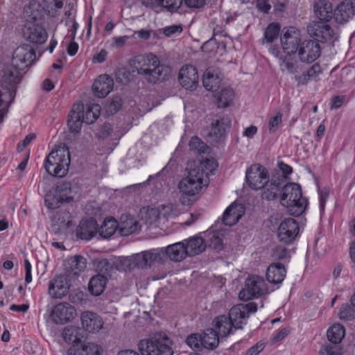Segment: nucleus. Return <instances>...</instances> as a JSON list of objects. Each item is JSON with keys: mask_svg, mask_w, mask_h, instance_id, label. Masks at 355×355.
<instances>
[{"mask_svg": "<svg viewBox=\"0 0 355 355\" xmlns=\"http://www.w3.org/2000/svg\"><path fill=\"white\" fill-rule=\"evenodd\" d=\"M281 43L284 52L286 53L284 57L279 58L281 69L291 74H295V80L297 82V85H306L309 80H315L322 73L320 64H314L304 71V65L294 59L296 53H298L302 43L298 32L287 31L281 37Z\"/></svg>", "mask_w": 355, "mask_h": 355, "instance_id": "1", "label": "nucleus"}, {"mask_svg": "<svg viewBox=\"0 0 355 355\" xmlns=\"http://www.w3.org/2000/svg\"><path fill=\"white\" fill-rule=\"evenodd\" d=\"M133 72H137L147 83L156 84L168 79L171 69L161 63L159 58L153 53L135 56L130 61Z\"/></svg>", "mask_w": 355, "mask_h": 355, "instance_id": "2", "label": "nucleus"}, {"mask_svg": "<svg viewBox=\"0 0 355 355\" xmlns=\"http://www.w3.org/2000/svg\"><path fill=\"white\" fill-rule=\"evenodd\" d=\"M257 311V305L254 302L239 304L234 306L229 312V315H219L213 321L214 330L221 337H226L232 333V328L242 329L246 323L250 313Z\"/></svg>", "mask_w": 355, "mask_h": 355, "instance_id": "3", "label": "nucleus"}, {"mask_svg": "<svg viewBox=\"0 0 355 355\" xmlns=\"http://www.w3.org/2000/svg\"><path fill=\"white\" fill-rule=\"evenodd\" d=\"M166 262V254L164 248H153L133 254L130 257H123L120 259L119 264L116 266L119 270H132L136 268L141 269L150 268L157 264Z\"/></svg>", "mask_w": 355, "mask_h": 355, "instance_id": "4", "label": "nucleus"}, {"mask_svg": "<svg viewBox=\"0 0 355 355\" xmlns=\"http://www.w3.org/2000/svg\"><path fill=\"white\" fill-rule=\"evenodd\" d=\"M280 202L291 215L300 216L304 212L308 200L302 196L300 185L290 182L284 184L280 195Z\"/></svg>", "mask_w": 355, "mask_h": 355, "instance_id": "5", "label": "nucleus"}, {"mask_svg": "<svg viewBox=\"0 0 355 355\" xmlns=\"http://www.w3.org/2000/svg\"><path fill=\"white\" fill-rule=\"evenodd\" d=\"M24 69H19L12 62L2 71L0 88V103H12L16 95L17 85L20 83Z\"/></svg>", "mask_w": 355, "mask_h": 355, "instance_id": "6", "label": "nucleus"}, {"mask_svg": "<svg viewBox=\"0 0 355 355\" xmlns=\"http://www.w3.org/2000/svg\"><path fill=\"white\" fill-rule=\"evenodd\" d=\"M70 154L66 146L52 150L45 159L44 168L46 172L58 178L64 177L69 169Z\"/></svg>", "mask_w": 355, "mask_h": 355, "instance_id": "7", "label": "nucleus"}, {"mask_svg": "<svg viewBox=\"0 0 355 355\" xmlns=\"http://www.w3.org/2000/svg\"><path fill=\"white\" fill-rule=\"evenodd\" d=\"M171 341L165 334H157L150 340H142L138 348L142 355H172Z\"/></svg>", "mask_w": 355, "mask_h": 355, "instance_id": "8", "label": "nucleus"}, {"mask_svg": "<svg viewBox=\"0 0 355 355\" xmlns=\"http://www.w3.org/2000/svg\"><path fill=\"white\" fill-rule=\"evenodd\" d=\"M205 173L199 168H193L189 171L188 175L182 178L179 184L180 191L185 196H193L198 194L202 188L204 183Z\"/></svg>", "mask_w": 355, "mask_h": 355, "instance_id": "9", "label": "nucleus"}, {"mask_svg": "<svg viewBox=\"0 0 355 355\" xmlns=\"http://www.w3.org/2000/svg\"><path fill=\"white\" fill-rule=\"evenodd\" d=\"M269 292L263 277L252 275L245 280V286L239 292V296L241 300L248 301L253 298H259Z\"/></svg>", "mask_w": 355, "mask_h": 355, "instance_id": "10", "label": "nucleus"}, {"mask_svg": "<svg viewBox=\"0 0 355 355\" xmlns=\"http://www.w3.org/2000/svg\"><path fill=\"white\" fill-rule=\"evenodd\" d=\"M245 179L252 189L259 190L264 187L269 176L266 168L260 164H254L247 169Z\"/></svg>", "mask_w": 355, "mask_h": 355, "instance_id": "11", "label": "nucleus"}, {"mask_svg": "<svg viewBox=\"0 0 355 355\" xmlns=\"http://www.w3.org/2000/svg\"><path fill=\"white\" fill-rule=\"evenodd\" d=\"M36 60V54L33 48L26 44L17 47L13 52L12 62L19 67L26 69L31 66Z\"/></svg>", "mask_w": 355, "mask_h": 355, "instance_id": "12", "label": "nucleus"}, {"mask_svg": "<svg viewBox=\"0 0 355 355\" xmlns=\"http://www.w3.org/2000/svg\"><path fill=\"white\" fill-rule=\"evenodd\" d=\"M71 286V278L68 275H55L49 282L48 292L53 298H62L68 294Z\"/></svg>", "mask_w": 355, "mask_h": 355, "instance_id": "13", "label": "nucleus"}, {"mask_svg": "<svg viewBox=\"0 0 355 355\" xmlns=\"http://www.w3.org/2000/svg\"><path fill=\"white\" fill-rule=\"evenodd\" d=\"M299 224L295 219L286 218L279 226L277 237L280 242L289 244L294 241L299 234Z\"/></svg>", "mask_w": 355, "mask_h": 355, "instance_id": "14", "label": "nucleus"}, {"mask_svg": "<svg viewBox=\"0 0 355 355\" xmlns=\"http://www.w3.org/2000/svg\"><path fill=\"white\" fill-rule=\"evenodd\" d=\"M321 54V47L319 43L313 40H304L300 46L297 53L299 61L302 62L311 63L318 59Z\"/></svg>", "mask_w": 355, "mask_h": 355, "instance_id": "15", "label": "nucleus"}, {"mask_svg": "<svg viewBox=\"0 0 355 355\" xmlns=\"http://www.w3.org/2000/svg\"><path fill=\"white\" fill-rule=\"evenodd\" d=\"M231 125V119L228 115L220 113L212 119L211 127L209 136L213 142H217L224 137Z\"/></svg>", "mask_w": 355, "mask_h": 355, "instance_id": "16", "label": "nucleus"}, {"mask_svg": "<svg viewBox=\"0 0 355 355\" xmlns=\"http://www.w3.org/2000/svg\"><path fill=\"white\" fill-rule=\"evenodd\" d=\"M307 31L318 42L330 41L334 37V30L326 21H313L307 26Z\"/></svg>", "mask_w": 355, "mask_h": 355, "instance_id": "17", "label": "nucleus"}, {"mask_svg": "<svg viewBox=\"0 0 355 355\" xmlns=\"http://www.w3.org/2000/svg\"><path fill=\"white\" fill-rule=\"evenodd\" d=\"M76 310L67 302L55 305L51 313V318L55 324H64L74 318Z\"/></svg>", "mask_w": 355, "mask_h": 355, "instance_id": "18", "label": "nucleus"}, {"mask_svg": "<svg viewBox=\"0 0 355 355\" xmlns=\"http://www.w3.org/2000/svg\"><path fill=\"white\" fill-rule=\"evenodd\" d=\"M198 73L195 67L191 64L183 66L178 74L180 84L186 89L194 90L198 85Z\"/></svg>", "mask_w": 355, "mask_h": 355, "instance_id": "19", "label": "nucleus"}, {"mask_svg": "<svg viewBox=\"0 0 355 355\" xmlns=\"http://www.w3.org/2000/svg\"><path fill=\"white\" fill-rule=\"evenodd\" d=\"M284 186V176L272 175L270 180L266 183L262 189L261 198L263 200L271 201L275 200L279 196L280 191H282Z\"/></svg>", "mask_w": 355, "mask_h": 355, "instance_id": "20", "label": "nucleus"}, {"mask_svg": "<svg viewBox=\"0 0 355 355\" xmlns=\"http://www.w3.org/2000/svg\"><path fill=\"white\" fill-rule=\"evenodd\" d=\"M24 36L27 40L33 44H41L46 41L48 34L42 26L32 24L25 26Z\"/></svg>", "mask_w": 355, "mask_h": 355, "instance_id": "21", "label": "nucleus"}, {"mask_svg": "<svg viewBox=\"0 0 355 355\" xmlns=\"http://www.w3.org/2000/svg\"><path fill=\"white\" fill-rule=\"evenodd\" d=\"M355 15V0H344L334 10V16L338 23L348 21Z\"/></svg>", "mask_w": 355, "mask_h": 355, "instance_id": "22", "label": "nucleus"}, {"mask_svg": "<svg viewBox=\"0 0 355 355\" xmlns=\"http://www.w3.org/2000/svg\"><path fill=\"white\" fill-rule=\"evenodd\" d=\"M84 105L82 102L75 103L68 115L67 125L70 132L77 133L81 129L84 122L83 117Z\"/></svg>", "mask_w": 355, "mask_h": 355, "instance_id": "23", "label": "nucleus"}, {"mask_svg": "<svg viewBox=\"0 0 355 355\" xmlns=\"http://www.w3.org/2000/svg\"><path fill=\"white\" fill-rule=\"evenodd\" d=\"M81 322L85 331L95 333L103 328V322L96 313L85 311L81 315Z\"/></svg>", "mask_w": 355, "mask_h": 355, "instance_id": "24", "label": "nucleus"}, {"mask_svg": "<svg viewBox=\"0 0 355 355\" xmlns=\"http://www.w3.org/2000/svg\"><path fill=\"white\" fill-rule=\"evenodd\" d=\"M188 257H194L202 253L207 248L205 239L198 235L182 241Z\"/></svg>", "mask_w": 355, "mask_h": 355, "instance_id": "25", "label": "nucleus"}, {"mask_svg": "<svg viewBox=\"0 0 355 355\" xmlns=\"http://www.w3.org/2000/svg\"><path fill=\"white\" fill-rule=\"evenodd\" d=\"M113 79L108 75L98 76L93 84L92 89L94 94L98 98L105 97L113 89Z\"/></svg>", "mask_w": 355, "mask_h": 355, "instance_id": "26", "label": "nucleus"}, {"mask_svg": "<svg viewBox=\"0 0 355 355\" xmlns=\"http://www.w3.org/2000/svg\"><path fill=\"white\" fill-rule=\"evenodd\" d=\"M98 231V224L96 220L83 219L76 230V235L81 239L89 240L93 238Z\"/></svg>", "mask_w": 355, "mask_h": 355, "instance_id": "27", "label": "nucleus"}, {"mask_svg": "<svg viewBox=\"0 0 355 355\" xmlns=\"http://www.w3.org/2000/svg\"><path fill=\"white\" fill-rule=\"evenodd\" d=\"M164 252L166 254V261L169 259L175 262H180L188 257L182 241L164 248Z\"/></svg>", "mask_w": 355, "mask_h": 355, "instance_id": "28", "label": "nucleus"}, {"mask_svg": "<svg viewBox=\"0 0 355 355\" xmlns=\"http://www.w3.org/2000/svg\"><path fill=\"white\" fill-rule=\"evenodd\" d=\"M62 336L66 343H71L73 345H78L82 340L86 337V332L79 327L69 325L64 327Z\"/></svg>", "mask_w": 355, "mask_h": 355, "instance_id": "29", "label": "nucleus"}, {"mask_svg": "<svg viewBox=\"0 0 355 355\" xmlns=\"http://www.w3.org/2000/svg\"><path fill=\"white\" fill-rule=\"evenodd\" d=\"M53 227L55 233L65 232L72 225L71 214L67 210H59L53 218Z\"/></svg>", "mask_w": 355, "mask_h": 355, "instance_id": "30", "label": "nucleus"}, {"mask_svg": "<svg viewBox=\"0 0 355 355\" xmlns=\"http://www.w3.org/2000/svg\"><path fill=\"white\" fill-rule=\"evenodd\" d=\"M286 274L285 267L280 263H271L266 270L267 280L274 284H281Z\"/></svg>", "mask_w": 355, "mask_h": 355, "instance_id": "31", "label": "nucleus"}, {"mask_svg": "<svg viewBox=\"0 0 355 355\" xmlns=\"http://www.w3.org/2000/svg\"><path fill=\"white\" fill-rule=\"evenodd\" d=\"M243 213V207L241 205L232 203L225 209L223 222L225 225L232 226L240 220Z\"/></svg>", "mask_w": 355, "mask_h": 355, "instance_id": "32", "label": "nucleus"}, {"mask_svg": "<svg viewBox=\"0 0 355 355\" xmlns=\"http://www.w3.org/2000/svg\"><path fill=\"white\" fill-rule=\"evenodd\" d=\"M100 347L92 343H87L83 345H73L67 353L69 355H100Z\"/></svg>", "mask_w": 355, "mask_h": 355, "instance_id": "33", "label": "nucleus"}, {"mask_svg": "<svg viewBox=\"0 0 355 355\" xmlns=\"http://www.w3.org/2000/svg\"><path fill=\"white\" fill-rule=\"evenodd\" d=\"M316 16L321 21H329L333 17L331 3L326 0H320L314 5Z\"/></svg>", "mask_w": 355, "mask_h": 355, "instance_id": "34", "label": "nucleus"}, {"mask_svg": "<svg viewBox=\"0 0 355 355\" xmlns=\"http://www.w3.org/2000/svg\"><path fill=\"white\" fill-rule=\"evenodd\" d=\"M220 82L221 79L214 69L211 67L207 69L202 78V83L206 89L216 92L220 87Z\"/></svg>", "mask_w": 355, "mask_h": 355, "instance_id": "35", "label": "nucleus"}, {"mask_svg": "<svg viewBox=\"0 0 355 355\" xmlns=\"http://www.w3.org/2000/svg\"><path fill=\"white\" fill-rule=\"evenodd\" d=\"M107 281V278L103 275L97 274L92 277L88 284L91 294L95 296L101 295L105 290Z\"/></svg>", "mask_w": 355, "mask_h": 355, "instance_id": "36", "label": "nucleus"}, {"mask_svg": "<svg viewBox=\"0 0 355 355\" xmlns=\"http://www.w3.org/2000/svg\"><path fill=\"white\" fill-rule=\"evenodd\" d=\"M220 336L214 329H207L202 335V347L208 349H214L219 344Z\"/></svg>", "mask_w": 355, "mask_h": 355, "instance_id": "37", "label": "nucleus"}, {"mask_svg": "<svg viewBox=\"0 0 355 355\" xmlns=\"http://www.w3.org/2000/svg\"><path fill=\"white\" fill-rule=\"evenodd\" d=\"M218 107H227L234 97V92L232 88H224L214 95Z\"/></svg>", "mask_w": 355, "mask_h": 355, "instance_id": "38", "label": "nucleus"}, {"mask_svg": "<svg viewBox=\"0 0 355 355\" xmlns=\"http://www.w3.org/2000/svg\"><path fill=\"white\" fill-rule=\"evenodd\" d=\"M121 222L118 225L119 232L121 236H128L138 230V222L132 217L126 216L124 220L123 217H121Z\"/></svg>", "mask_w": 355, "mask_h": 355, "instance_id": "39", "label": "nucleus"}, {"mask_svg": "<svg viewBox=\"0 0 355 355\" xmlns=\"http://www.w3.org/2000/svg\"><path fill=\"white\" fill-rule=\"evenodd\" d=\"M25 15L29 20L36 21L42 16V8L36 1H30L24 8Z\"/></svg>", "mask_w": 355, "mask_h": 355, "instance_id": "40", "label": "nucleus"}, {"mask_svg": "<svg viewBox=\"0 0 355 355\" xmlns=\"http://www.w3.org/2000/svg\"><path fill=\"white\" fill-rule=\"evenodd\" d=\"M345 335L343 326L336 324L331 326L327 332L328 340L333 344L340 343Z\"/></svg>", "mask_w": 355, "mask_h": 355, "instance_id": "41", "label": "nucleus"}, {"mask_svg": "<svg viewBox=\"0 0 355 355\" xmlns=\"http://www.w3.org/2000/svg\"><path fill=\"white\" fill-rule=\"evenodd\" d=\"M117 227V221L113 218H110L105 219L98 230L101 237L107 239L115 233Z\"/></svg>", "mask_w": 355, "mask_h": 355, "instance_id": "42", "label": "nucleus"}, {"mask_svg": "<svg viewBox=\"0 0 355 355\" xmlns=\"http://www.w3.org/2000/svg\"><path fill=\"white\" fill-rule=\"evenodd\" d=\"M101 107L96 103L87 105L85 112L83 110V119L85 123H93L100 116Z\"/></svg>", "mask_w": 355, "mask_h": 355, "instance_id": "43", "label": "nucleus"}, {"mask_svg": "<svg viewBox=\"0 0 355 355\" xmlns=\"http://www.w3.org/2000/svg\"><path fill=\"white\" fill-rule=\"evenodd\" d=\"M57 192L62 202H70L74 200L75 194L71 189V183L64 182L58 187Z\"/></svg>", "mask_w": 355, "mask_h": 355, "instance_id": "44", "label": "nucleus"}, {"mask_svg": "<svg viewBox=\"0 0 355 355\" xmlns=\"http://www.w3.org/2000/svg\"><path fill=\"white\" fill-rule=\"evenodd\" d=\"M280 28L278 23L272 22L268 24L264 33V40L267 43H272L278 37Z\"/></svg>", "mask_w": 355, "mask_h": 355, "instance_id": "45", "label": "nucleus"}, {"mask_svg": "<svg viewBox=\"0 0 355 355\" xmlns=\"http://www.w3.org/2000/svg\"><path fill=\"white\" fill-rule=\"evenodd\" d=\"M205 236L207 238L209 248L220 251L223 249V243L218 234L214 231L205 232Z\"/></svg>", "mask_w": 355, "mask_h": 355, "instance_id": "46", "label": "nucleus"}, {"mask_svg": "<svg viewBox=\"0 0 355 355\" xmlns=\"http://www.w3.org/2000/svg\"><path fill=\"white\" fill-rule=\"evenodd\" d=\"M96 267L98 274L103 275L107 278L111 277V273L114 270L113 263L106 259L98 261Z\"/></svg>", "mask_w": 355, "mask_h": 355, "instance_id": "47", "label": "nucleus"}, {"mask_svg": "<svg viewBox=\"0 0 355 355\" xmlns=\"http://www.w3.org/2000/svg\"><path fill=\"white\" fill-rule=\"evenodd\" d=\"M338 317L343 320H352L355 318V307L349 304H344L340 309Z\"/></svg>", "mask_w": 355, "mask_h": 355, "instance_id": "48", "label": "nucleus"}, {"mask_svg": "<svg viewBox=\"0 0 355 355\" xmlns=\"http://www.w3.org/2000/svg\"><path fill=\"white\" fill-rule=\"evenodd\" d=\"M189 148L191 150L198 154L206 153L208 150V146L202 142L198 137H193L189 141Z\"/></svg>", "mask_w": 355, "mask_h": 355, "instance_id": "49", "label": "nucleus"}, {"mask_svg": "<svg viewBox=\"0 0 355 355\" xmlns=\"http://www.w3.org/2000/svg\"><path fill=\"white\" fill-rule=\"evenodd\" d=\"M186 343L191 348L195 350H200L202 347V335L192 334L187 336Z\"/></svg>", "mask_w": 355, "mask_h": 355, "instance_id": "50", "label": "nucleus"}, {"mask_svg": "<svg viewBox=\"0 0 355 355\" xmlns=\"http://www.w3.org/2000/svg\"><path fill=\"white\" fill-rule=\"evenodd\" d=\"M272 257L275 260H284L290 257L288 249L282 245L276 246L272 252Z\"/></svg>", "mask_w": 355, "mask_h": 355, "instance_id": "51", "label": "nucleus"}, {"mask_svg": "<svg viewBox=\"0 0 355 355\" xmlns=\"http://www.w3.org/2000/svg\"><path fill=\"white\" fill-rule=\"evenodd\" d=\"M122 100L120 97H114L110 102L106 105V111L109 114L116 113L121 107Z\"/></svg>", "mask_w": 355, "mask_h": 355, "instance_id": "52", "label": "nucleus"}, {"mask_svg": "<svg viewBox=\"0 0 355 355\" xmlns=\"http://www.w3.org/2000/svg\"><path fill=\"white\" fill-rule=\"evenodd\" d=\"M158 5L166 8L168 10H177L182 3V0H156Z\"/></svg>", "mask_w": 355, "mask_h": 355, "instance_id": "53", "label": "nucleus"}, {"mask_svg": "<svg viewBox=\"0 0 355 355\" xmlns=\"http://www.w3.org/2000/svg\"><path fill=\"white\" fill-rule=\"evenodd\" d=\"M45 205L49 209H55L59 207V204L62 202L58 192L55 195L46 194L44 200Z\"/></svg>", "mask_w": 355, "mask_h": 355, "instance_id": "54", "label": "nucleus"}, {"mask_svg": "<svg viewBox=\"0 0 355 355\" xmlns=\"http://www.w3.org/2000/svg\"><path fill=\"white\" fill-rule=\"evenodd\" d=\"M87 262L86 259L83 256H75L71 260V267L73 270H76L77 271L74 272V273H77L78 272H80L84 270L86 268Z\"/></svg>", "mask_w": 355, "mask_h": 355, "instance_id": "55", "label": "nucleus"}, {"mask_svg": "<svg viewBox=\"0 0 355 355\" xmlns=\"http://www.w3.org/2000/svg\"><path fill=\"white\" fill-rule=\"evenodd\" d=\"M282 114L281 112H278L275 116L271 117L269 119L268 128L270 133H273L276 132L279 125L282 123Z\"/></svg>", "mask_w": 355, "mask_h": 355, "instance_id": "56", "label": "nucleus"}, {"mask_svg": "<svg viewBox=\"0 0 355 355\" xmlns=\"http://www.w3.org/2000/svg\"><path fill=\"white\" fill-rule=\"evenodd\" d=\"M182 31H183L182 25L173 24V25L165 27L163 29V33L166 36L171 37L172 35L180 34L182 32Z\"/></svg>", "mask_w": 355, "mask_h": 355, "instance_id": "57", "label": "nucleus"}, {"mask_svg": "<svg viewBox=\"0 0 355 355\" xmlns=\"http://www.w3.org/2000/svg\"><path fill=\"white\" fill-rule=\"evenodd\" d=\"M278 167L280 171L282 172V174L277 173L275 175L276 176H284V182L285 181L287 175H290L293 172V168L291 166L287 164H285L282 161L278 162Z\"/></svg>", "mask_w": 355, "mask_h": 355, "instance_id": "58", "label": "nucleus"}, {"mask_svg": "<svg viewBox=\"0 0 355 355\" xmlns=\"http://www.w3.org/2000/svg\"><path fill=\"white\" fill-rule=\"evenodd\" d=\"M112 125L110 123H104L96 133L98 137L104 139L110 135L112 131Z\"/></svg>", "mask_w": 355, "mask_h": 355, "instance_id": "59", "label": "nucleus"}, {"mask_svg": "<svg viewBox=\"0 0 355 355\" xmlns=\"http://www.w3.org/2000/svg\"><path fill=\"white\" fill-rule=\"evenodd\" d=\"M184 4L191 9H199L205 5V0H183Z\"/></svg>", "mask_w": 355, "mask_h": 355, "instance_id": "60", "label": "nucleus"}, {"mask_svg": "<svg viewBox=\"0 0 355 355\" xmlns=\"http://www.w3.org/2000/svg\"><path fill=\"white\" fill-rule=\"evenodd\" d=\"M257 7L264 13H268L271 8L269 0H257Z\"/></svg>", "mask_w": 355, "mask_h": 355, "instance_id": "61", "label": "nucleus"}, {"mask_svg": "<svg viewBox=\"0 0 355 355\" xmlns=\"http://www.w3.org/2000/svg\"><path fill=\"white\" fill-rule=\"evenodd\" d=\"M320 194V207L321 209H324L326 201L329 197V190L327 188L319 190Z\"/></svg>", "mask_w": 355, "mask_h": 355, "instance_id": "62", "label": "nucleus"}, {"mask_svg": "<svg viewBox=\"0 0 355 355\" xmlns=\"http://www.w3.org/2000/svg\"><path fill=\"white\" fill-rule=\"evenodd\" d=\"M24 268L26 271L25 275V281L27 284L31 282L32 281V275H31V264L28 259H25L24 261Z\"/></svg>", "mask_w": 355, "mask_h": 355, "instance_id": "63", "label": "nucleus"}, {"mask_svg": "<svg viewBox=\"0 0 355 355\" xmlns=\"http://www.w3.org/2000/svg\"><path fill=\"white\" fill-rule=\"evenodd\" d=\"M78 50V44L76 42H74V40H71V42L67 46V49L68 55H69L70 56H73L77 53Z\"/></svg>", "mask_w": 355, "mask_h": 355, "instance_id": "64", "label": "nucleus"}]
</instances>
